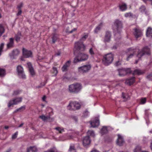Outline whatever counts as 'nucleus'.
<instances>
[{"label":"nucleus","mask_w":152,"mask_h":152,"mask_svg":"<svg viewBox=\"0 0 152 152\" xmlns=\"http://www.w3.org/2000/svg\"><path fill=\"white\" fill-rule=\"evenodd\" d=\"M122 28V22L118 20H116L114 23L113 29L114 32L115 33L116 32H117V33H115V37H116L117 36H119L118 39L121 38L120 33Z\"/></svg>","instance_id":"f03ea898"},{"label":"nucleus","mask_w":152,"mask_h":152,"mask_svg":"<svg viewBox=\"0 0 152 152\" xmlns=\"http://www.w3.org/2000/svg\"><path fill=\"white\" fill-rule=\"evenodd\" d=\"M108 131L106 126H103L101 131V133L102 135L107 133Z\"/></svg>","instance_id":"c85d7f7f"},{"label":"nucleus","mask_w":152,"mask_h":152,"mask_svg":"<svg viewBox=\"0 0 152 152\" xmlns=\"http://www.w3.org/2000/svg\"><path fill=\"white\" fill-rule=\"evenodd\" d=\"M145 72L144 71L141 70L139 69H136L134 71L133 74V75H140L143 74Z\"/></svg>","instance_id":"b1692460"},{"label":"nucleus","mask_w":152,"mask_h":152,"mask_svg":"<svg viewBox=\"0 0 152 152\" xmlns=\"http://www.w3.org/2000/svg\"><path fill=\"white\" fill-rule=\"evenodd\" d=\"M146 35L147 37H152V28L151 27L148 28L146 31Z\"/></svg>","instance_id":"bb28decb"},{"label":"nucleus","mask_w":152,"mask_h":152,"mask_svg":"<svg viewBox=\"0 0 152 152\" xmlns=\"http://www.w3.org/2000/svg\"><path fill=\"white\" fill-rule=\"evenodd\" d=\"M14 39L13 38H10L9 39V42L7 44V48H12L14 47Z\"/></svg>","instance_id":"6ab92c4d"},{"label":"nucleus","mask_w":152,"mask_h":152,"mask_svg":"<svg viewBox=\"0 0 152 152\" xmlns=\"http://www.w3.org/2000/svg\"><path fill=\"white\" fill-rule=\"evenodd\" d=\"M88 58V54L84 53H80L74 58V62L76 63L78 62L86 60Z\"/></svg>","instance_id":"20e7f679"},{"label":"nucleus","mask_w":152,"mask_h":152,"mask_svg":"<svg viewBox=\"0 0 152 152\" xmlns=\"http://www.w3.org/2000/svg\"><path fill=\"white\" fill-rule=\"evenodd\" d=\"M119 75L120 76H124L128 73H131V71L130 68H123L118 69Z\"/></svg>","instance_id":"9d476101"},{"label":"nucleus","mask_w":152,"mask_h":152,"mask_svg":"<svg viewBox=\"0 0 152 152\" xmlns=\"http://www.w3.org/2000/svg\"><path fill=\"white\" fill-rule=\"evenodd\" d=\"M89 53L92 57L94 56L97 53L96 50L95 48L93 47L91 48L90 49Z\"/></svg>","instance_id":"5701e85b"},{"label":"nucleus","mask_w":152,"mask_h":152,"mask_svg":"<svg viewBox=\"0 0 152 152\" xmlns=\"http://www.w3.org/2000/svg\"><path fill=\"white\" fill-rule=\"evenodd\" d=\"M102 25L103 23H101L94 29V31L95 33H97L98 31L100 30Z\"/></svg>","instance_id":"7c9ffc66"},{"label":"nucleus","mask_w":152,"mask_h":152,"mask_svg":"<svg viewBox=\"0 0 152 152\" xmlns=\"http://www.w3.org/2000/svg\"><path fill=\"white\" fill-rule=\"evenodd\" d=\"M150 54V49L148 46L144 47L141 50H138V53L137 56L139 59L145 54L149 55Z\"/></svg>","instance_id":"423d86ee"},{"label":"nucleus","mask_w":152,"mask_h":152,"mask_svg":"<svg viewBox=\"0 0 152 152\" xmlns=\"http://www.w3.org/2000/svg\"><path fill=\"white\" fill-rule=\"evenodd\" d=\"M111 33L109 31H107L104 37V42H109L110 41L111 37Z\"/></svg>","instance_id":"dca6fc26"},{"label":"nucleus","mask_w":152,"mask_h":152,"mask_svg":"<svg viewBox=\"0 0 152 152\" xmlns=\"http://www.w3.org/2000/svg\"><path fill=\"white\" fill-rule=\"evenodd\" d=\"M17 71L20 77L23 79L26 78V76L23 73V68L21 66L19 65L17 66Z\"/></svg>","instance_id":"4468645a"},{"label":"nucleus","mask_w":152,"mask_h":152,"mask_svg":"<svg viewBox=\"0 0 152 152\" xmlns=\"http://www.w3.org/2000/svg\"><path fill=\"white\" fill-rule=\"evenodd\" d=\"M18 135V132H16L14 134L12 137V138L13 139H15L17 137V136Z\"/></svg>","instance_id":"3c124183"},{"label":"nucleus","mask_w":152,"mask_h":152,"mask_svg":"<svg viewBox=\"0 0 152 152\" xmlns=\"http://www.w3.org/2000/svg\"><path fill=\"white\" fill-rule=\"evenodd\" d=\"M11 150V149L10 148H9L6 151V152H9Z\"/></svg>","instance_id":"774afa93"},{"label":"nucleus","mask_w":152,"mask_h":152,"mask_svg":"<svg viewBox=\"0 0 152 152\" xmlns=\"http://www.w3.org/2000/svg\"><path fill=\"white\" fill-rule=\"evenodd\" d=\"M9 128V126H5L4 127V128L5 129H7Z\"/></svg>","instance_id":"338daca9"},{"label":"nucleus","mask_w":152,"mask_h":152,"mask_svg":"<svg viewBox=\"0 0 152 152\" xmlns=\"http://www.w3.org/2000/svg\"><path fill=\"white\" fill-rule=\"evenodd\" d=\"M39 118L41 119L43 121H45L50 118V116H46L44 115L40 116Z\"/></svg>","instance_id":"473e14b6"},{"label":"nucleus","mask_w":152,"mask_h":152,"mask_svg":"<svg viewBox=\"0 0 152 152\" xmlns=\"http://www.w3.org/2000/svg\"><path fill=\"white\" fill-rule=\"evenodd\" d=\"M87 134L89 136V135L92 137L95 136L94 132L93 131L88 130L87 132Z\"/></svg>","instance_id":"58836bf2"},{"label":"nucleus","mask_w":152,"mask_h":152,"mask_svg":"<svg viewBox=\"0 0 152 152\" xmlns=\"http://www.w3.org/2000/svg\"><path fill=\"white\" fill-rule=\"evenodd\" d=\"M61 54V51H58L55 53V55L56 56H59Z\"/></svg>","instance_id":"bf43d9fd"},{"label":"nucleus","mask_w":152,"mask_h":152,"mask_svg":"<svg viewBox=\"0 0 152 152\" xmlns=\"http://www.w3.org/2000/svg\"><path fill=\"white\" fill-rule=\"evenodd\" d=\"M72 118L76 122H77V117L75 116H72Z\"/></svg>","instance_id":"052dcab7"},{"label":"nucleus","mask_w":152,"mask_h":152,"mask_svg":"<svg viewBox=\"0 0 152 152\" xmlns=\"http://www.w3.org/2000/svg\"><path fill=\"white\" fill-rule=\"evenodd\" d=\"M58 71L57 68L53 67L51 70L52 76H56L58 73Z\"/></svg>","instance_id":"2f4dec72"},{"label":"nucleus","mask_w":152,"mask_h":152,"mask_svg":"<svg viewBox=\"0 0 152 152\" xmlns=\"http://www.w3.org/2000/svg\"><path fill=\"white\" fill-rule=\"evenodd\" d=\"M89 115V112L87 110H86L83 113V116L84 117H86Z\"/></svg>","instance_id":"de8ad7c7"},{"label":"nucleus","mask_w":152,"mask_h":152,"mask_svg":"<svg viewBox=\"0 0 152 152\" xmlns=\"http://www.w3.org/2000/svg\"><path fill=\"white\" fill-rule=\"evenodd\" d=\"M46 97L44 95L42 98V100L43 101L45 102Z\"/></svg>","instance_id":"e2e57ef3"},{"label":"nucleus","mask_w":152,"mask_h":152,"mask_svg":"<svg viewBox=\"0 0 152 152\" xmlns=\"http://www.w3.org/2000/svg\"><path fill=\"white\" fill-rule=\"evenodd\" d=\"M19 51L18 49L13 50L12 51V54L13 56H16L18 54Z\"/></svg>","instance_id":"37998d69"},{"label":"nucleus","mask_w":152,"mask_h":152,"mask_svg":"<svg viewBox=\"0 0 152 152\" xmlns=\"http://www.w3.org/2000/svg\"><path fill=\"white\" fill-rule=\"evenodd\" d=\"M90 137L89 136H86L84 137L83 140V143L84 146H87L90 144Z\"/></svg>","instance_id":"2eb2a0df"},{"label":"nucleus","mask_w":152,"mask_h":152,"mask_svg":"<svg viewBox=\"0 0 152 152\" xmlns=\"http://www.w3.org/2000/svg\"><path fill=\"white\" fill-rule=\"evenodd\" d=\"M22 100V98L21 97L14 98L9 101L8 104V107H10L14 105H16L19 103L21 102Z\"/></svg>","instance_id":"1a4fd4ad"},{"label":"nucleus","mask_w":152,"mask_h":152,"mask_svg":"<svg viewBox=\"0 0 152 152\" xmlns=\"http://www.w3.org/2000/svg\"><path fill=\"white\" fill-rule=\"evenodd\" d=\"M22 52L23 56L25 58L32 57V53L31 50L23 48L22 49Z\"/></svg>","instance_id":"ddd939ff"},{"label":"nucleus","mask_w":152,"mask_h":152,"mask_svg":"<svg viewBox=\"0 0 152 152\" xmlns=\"http://www.w3.org/2000/svg\"><path fill=\"white\" fill-rule=\"evenodd\" d=\"M80 107V105L78 102H71L67 106V109L70 110H75L79 109Z\"/></svg>","instance_id":"0eeeda50"},{"label":"nucleus","mask_w":152,"mask_h":152,"mask_svg":"<svg viewBox=\"0 0 152 152\" xmlns=\"http://www.w3.org/2000/svg\"><path fill=\"white\" fill-rule=\"evenodd\" d=\"M91 152H99V151L96 150H94L92 151Z\"/></svg>","instance_id":"69168bd1"},{"label":"nucleus","mask_w":152,"mask_h":152,"mask_svg":"<svg viewBox=\"0 0 152 152\" xmlns=\"http://www.w3.org/2000/svg\"><path fill=\"white\" fill-rule=\"evenodd\" d=\"M37 151V148L34 146L30 147L27 149V152H36Z\"/></svg>","instance_id":"cd10ccee"},{"label":"nucleus","mask_w":152,"mask_h":152,"mask_svg":"<svg viewBox=\"0 0 152 152\" xmlns=\"http://www.w3.org/2000/svg\"><path fill=\"white\" fill-rule=\"evenodd\" d=\"M27 64L31 75L32 76L34 75H35V73L31 63L30 62H28L27 63Z\"/></svg>","instance_id":"4be33fe9"},{"label":"nucleus","mask_w":152,"mask_h":152,"mask_svg":"<svg viewBox=\"0 0 152 152\" xmlns=\"http://www.w3.org/2000/svg\"><path fill=\"white\" fill-rule=\"evenodd\" d=\"M21 36V33L18 32L15 36V39L17 42H18L20 41V37Z\"/></svg>","instance_id":"a878e982"},{"label":"nucleus","mask_w":152,"mask_h":152,"mask_svg":"<svg viewBox=\"0 0 152 152\" xmlns=\"http://www.w3.org/2000/svg\"><path fill=\"white\" fill-rule=\"evenodd\" d=\"M71 61L70 60L67 61L64 65L61 68L63 72L66 71L68 70V68L70 66Z\"/></svg>","instance_id":"a211bd4d"},{"label":"nucleus","mask_w":152,"mask_h":152,"mask_svg":"<svg viewBox=\"0 0 152 152\" xmlns=\"http://www.w3.org/2000/svg\"><path fill=\"white\" fill-rule=\"evenodd\" d=\"M23 5V4L22 2L20 3V4L18 5L17 8L18 10H21V8L22 7Z\"/></svg>","instance_id":"09e8293b"},{"label":"nucleus","mask_w":152,"mask_h":152,"mask_svg":"<svg viewBox=\"0 0 152 152\" xmlns=\"http://www.w3.org/2000/svg\"><path fill=\"white\" fill-rule=\"evenodd\" d=\"M4 44L1 43L0 45V56L1 54V53L3 52V50L4 47Z\"/></svg>","instance_id":"a18cd8bd"},{"label":"nucleus","mask_w":152,"mask_h":152,"mask_svg":"<svg viewBox=\"0 0 152 152\" xmlns=\"http://www.w3.org/2000/svg\"><path fill=\"white\" fill-rule=\"evenodd\" d=\"M91 67L90 65H86L79 67L78 68V70L80 73H86L90 69Z\"/></svg>","instance_id":"9b49d317"},{"label":"nucleus","mask_w":152,"mask_h":152,"mask_svg":"<svg viewBox=\"0 0 152 152\" xmlns=\"http://www.w3.org/2000/svg\"><path fill=\"white\" fill-rule=\"evenodd\" d=\"M121 64V62L120 61H118L115 63V66H117L120 65Z\"/></svg>","instance_id":"13d9d810"},{"label":"nucleus","mask_w":152,"mask_h":152,"mask_svg":"<svg viewBox=\"0 0 152 152\" xmlns=\"http://www.w3.org/2000/svg\"><path fill=\"white\" fill-rule=\"evenodd\" d=\"M54 129L58 131L60 133H61L62 132H64V129L63 128L60 127H56L54 128Z\"/></svg>","instance_id":"4c0bfd02"},{"label":"nucleus","mask_w":152,"mask_h":152,"mask_svg":"<svg viewBox=\"0 0 152 152\" xmlns=\"http://www.w3.org/2000/svg\"><path fill=\"white\" fill-rule=\"evenodd\" d=\"M88 37V33H84L81 38L80 41L76 42L74 45V48L75 51L77 50L78 51H83L85 50L86 47L85 45L83 44V42L81 41H85Z\"/></svg>","instance_id":"f257e3e1"},{"label":"nucleus","mask_w":152,"mask_h":152,"mask_svg":"<svg viewBox=\"0 0 152 152\" xmlns=\"http://www.w3.org/2000/svg\"><path fill=\"white\" fill-rule=\"evenodd\" d=\"M119 7L120 10L122 11H125L127 8V6L125 3H123L121 4H119Z\"/></svg>","instance_id":"393cba45"},{"label":"nucleus","mask_w":152,"mask_h":152,"mask_svg":"<svg viewBox=\"0 0 152 152\" xmlns=\"http://www.w3.org/2000/svg\"><path fill=\"white\" fill-rule=\"evenodd\" d=\"M113 60V56L111 53L107 54L103 57L102 59L103 63L106 66L111 64Z\"/></svg>","instance_id":"39448f33"},{"label":"nucleus","mask_w":152,"mask_h":152,"mask_svg":"<svg viewBox=\"0 0 152 152\" xmlns=\"http://www.w3.org/2000/svg\"><path fill=\"white\" fill-rule=\"evenodd\" d=\"M141 147L139 146L136 147L135 148L134 150V152H141Z\"/></svg>","instance_id":"ea45409f"},{"label":"nucleus","mask_w":152,"mask_h":152,"mask_svg":"<svg viewBox=\"0 0 152 152\" xmlns=\"http://www.w3.org/2000/svg\"><path fill=\"white\" fill-rule=\"evenodd\" d=\"M82 86L80 84L76 83L69 86V90L71 93H77L81 89Z\"/></svg>","instance_id":"7ed1b4c3"},{"label":"nucleus","mask_w":152,"mask_h":152,"mask_svg":"<svg viewBox=\"0 0 152 152\" xmlns=\"http://www.w3.org/2000/svg\"><path fill=\"white\" fill-rule=\"evenodd\" d=\"M137 50H138L137 49H134L133 48H131L128 49L126 52L127 55L126 60L129 61L130 58H132Z\"/></svg>","instance_id":"6e6552de"},{"label":"nucleus","mask_w":152,"mask_h":152,"mask_svg":"<svg viewBox=\"0 0 152 152\" xmlns=\"http://www.w3.org/2000/svg\"><path fill=\"white\" fill-rule=\"evenodd\" d=\"M25 109V106H22L16 110L14 112V113H16L18 111H21L22 110H24Z\"/></svg>","instance_id":"79ce46f5"},{"label":"nucleus","mask_w":152,"mask_h":152,"mask_svg":"<svg viewBox=\"0 0 152 152\" xmlns=\"http://www.w3.org/2000/svg\"><path fill=\"white\" fill-rule=\"evenodd\" d=\"M75 150V147L73 145L70 146L69 149V151H71L73 150Z\"/></svg>","instance_id":"864d4df0"},{"label":"nucleus","mask_w":152,"mask_h":152,"mask_svg":"<svg viewBox=\"0 0 152 152\" xmlns=\"http://www.w3.org/2000/svg\"><path fill=\"white\" fill-rule=\"evenodd\" d=\"M45 152H57V151L55 148H50Z\"/></svg>","instance_id":"49530a36"},{"label":"nucleus","mask_w":152,"mask_h":152,"mask_svg":"<svg viewBox=\"0 0 152 152\" xmlns=\"http://www.w3.org/2000/svg\"><path fill=\"white\" fill-rule=\"evenodd\" d=\"M47 80H46L44 82L40 84L41 86H44L47 83Z\"/></svg>","instance_id":"4d7b16f0"},{"label":"nucleus","mask_w":152,"mask_h":152,"mask_svg":"<svg viewBox=\"0 0 152 152\" xmlns=\"http://www.w3.org/2000/svg\"><path fill=\"white\" fill-rule=\"evenodd\" d=\"M58 38V35L56 34H53V36L52 37V42L53 43H55V42L57 41Z\"/></svg>","instance_id":"c756f323"},{"label":"nucleus","mask_w":152,"mask_h":152,"mask_svg":"<svg viewBox=\"0 0 152 152\" xmlns=\"http://www.w3.org/2000/svg\"><path fill=\"white\" fill-rule=\"evenodd\" d=\"M146 98H142L140 99V104H144L146 102Z\"/></svg>","instance_id":"a19ab883"},{"label":"nucleus","mask_w":152,"mask_h":152,"mask_svg":"<svg viewBox=\"0 0 152 152\" xmlns=\"http://www.w3.org/2000/svg\"><path fill=\"white\" fill-rule=\"evenodd\" d=\"M21 92V91L19 90H16L14 91L13 93L12 94L13 95H17L20 94Z\"/></svg>","instance_id":"c03bdc74"},{"label":"nucleus","mask_w":152,"mask_h":152,"mask_svg":"<svg viewBox=\"0 0 152 152\" xmlns=\"http://www.w3.org/2000/svg\"><path fill=\"white\" fill-rule=\"evenodd\" d=\"M147 78L149 80H152V73L148 75L147 76Z\"/></svg>","instance_id":"8fccbe9b"},{"label":"nucleus","mask_w":152,"mask_h":152,"mask_svg":"<svg viewBox=\"0 0 152 152\" xmlns=\"http://www.w3.org/2000/svg\"><path fill=\"white\" fill-rule=\"evenodd\" d=\"M125 16L126 17L132 16V14L130 13H126L125 14Z\"/></svg>","instance_id":"603ef678"},{"label":"nucleus","mask_w":152,"mask_h":152,"mask_svg":"<svg viewBox=\"0 0 152 152\" xmlns=\"http://www.w3.org/2000/svg\"><path fill=\"white\" fill-rule=\"evenodd\" d=\"M23 125V123H22L19 126H18V127H21Z\"/></svg>","instance_id":"0e129e2a"},{"label":"nucleus","mask_w":152,"mask_h":152,"mask_svg":"<svg viewBox=\"0 0 152 152\" xmlns=\"http://www.w3.org/2000/svg\"><path fill=\"white\" fill-rule=\"evenodd\" d=\"M122 97L125 100H126L129 97V96L127 94L124 93H122Z\"/></svg>","instance_id":"e433bc0d"},{"label":"nucleus","mask_w":152,"mask_h":152,"mask_svg":"<svg viewBox=\"0 0 152 152\" xmlns=\"http://www.w3.org/2000/svg\"><path fill=\"white\" fill-rule=\"evenodd\" d=\"M91 127L93 128L97 127L99 124V121L97 119H95L90 123Z\"/></svg>","instance_id":"412c9836"},{"label":"nucleus","mask_w":152,"mask_h":152,"mask_svg":"<svg viewBox=\"0 0 152 152\" xmlns=\"http://www.w3.org/2000/svg\"><path fill=\"white\" fill-rule=\"evenodd\" d=\"M6 74V71L4 69L0 68V77H4Z\"/></svg>","instance_id":"72a5a7b5"},{"label":"nucleus","mask_w":152,"mask_h":152,"mask_svg":"<svg viewBox=\"0 0 152 152\" xmlns=\"http://www.w3.org/2000/svg\"><path fill=\"white\" fill-rule=\"evenodd\" d=\"M135 78L134 77H132L129 78L127 79L125 81V83L128 85L130 86L133 84L135 82Z\"/></svg>","instance_id":"aec40b11"},{"label":"nucleus","mask_w":152,"mask_h":152,"mask_svg":"<svg viewBox=\"0 0 152 152\" xmlns=\"http://www.w3.org/2000/svg\"><path fill=\"white\" fill-rule=\"evenodd\" d=\"M118 138L117 141V144L119 146H122L124 142L122 136L120 134H118Z\"/></svg>","instance_id":"f3484780"},{"label":"nucleus","mask_w":152,"mask_h":152,"mask_svg":"<svg viewBox=\"0 0 152 152\" xmlns=\"http://www.w3.org/2000/svg\"><path fill=\"white\" fill-rule=\"evenodd\" d=\"M139 10L142 13H146V9L145 6L144 5H142L139 8Z\"/></svg>","instance_id":"c9c22d12"},{"label":"nucleus","mask_w":152,"mask_h":152,"mask_svg":"<svg viewBox=\"0 0 152 152\" xmlns=\"http://www.w3.org/2000/svg\"><path fill=\"white\" fill-rule=\"evenodd\" d=\"M5 32V29L3 25L0 24V37Z\"/></svg>","instance_id":"f704fd0d"},{"label":"nucleus","mask_w":152,"mask_h":152,"mask_svg":"<svg viewBox=\"0 0 152 152\" xmlns=\"http://www.w3.org/2000/svg\"><path fill=\"white\" fill-rule=\"evenodd\" d=\"M44 58L43 57H40V56H38V57L37 59L39 60H41L42 59H43Z\"/></svg>","instance_id":"680f3d73"},{"label":"nucleus","mask_w":152,"mask_h":152,"mask_svg":"<svg viewBox=\"0 0 152 152\" xmlns=\"http://www.w3.org/2000/svg\"><path fill=\"white\" fill-rule=\"evenodd\" d=\"M66 30H67V32H69V33H73L74 31H76V30H77V28H74L73 29H72V30H71L70 31H67V28Z\"/></svg>","instance_id":"5fc2aeb1"},{"label":"nucleus","mask_w":152,"mask_h":152,"mask_svg":"<svg viewBox=\"0 0 152 152\" xmlns=\"http://www.w3.org/2000/svg\"><path fill=\"white\" fill-rule=\"evenodd\" d=\"M133 30V34L136 39L140 37L142 35V32L140 29L135 28Z\"/></svg>","instance_id":"f8f14e48"},{"label":"nucleus","mask_w":152,"mask_h":152,"mask_svg":"<svg viewBox=\"0 0 152 152\" xmlns=\"http://www.w3.org/2000/svg\"><path fill=\"white\" fill-rule=\"evenodd\" d=\"M22 12V11L21 10H18V13L17 14V16H19V15H21V13Z\"/></svg>","instance_id":"6e6d98bb"}]
</instances>
